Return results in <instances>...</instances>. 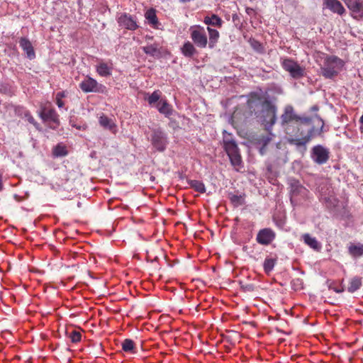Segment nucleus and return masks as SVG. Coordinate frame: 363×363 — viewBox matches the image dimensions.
Masks as SVG:
<instances>
[{"instance_id":"f257e3e1","label":"nucleus","mask_w":363,"mask_h":363,"mask_svg":"<svg viewBox=\"0 0 363 363\" xmlns=\"http://www.w3.org/2000/svg\"><path fill=\"white\" fill-rule=\"evenodd\" d=\"M281 124L284 127L287 133H290V127L296 125L298 131L300 130L299 126L302 124L309 123L311 118L308 117H301L296 114L294 108L291 106H286L284 108V113L281 116Z\"/></svg>"},{"instance_id":"f03ea898","label":"nucleus","mask_w":363,"mask_h":363,"mask_svg":"<svg viewBox=\"0 0 363 363\" xmlns=\"http://www.w3.org/2000/svg\"><path fill=\"white\" fill-rule=\"evenodd\" d=\"M223 147L230 158L232 165L235 167H240L242 164V157L239 148L233 135L226 131L223 132Z\"/></svg>"},{"instance_id":"7ed1b4c3","label":"nucleus","mask_w":363,"mask_h":363,"mask_svg":"<svg viewBox=\"0 0 363 363\" xmlns=\"http://www.w3.org/2000/svg\"><path fill=\"white\" fill-rule=\"evenodd\" d=\"M344 66V62L336 56H328L320 70L322 75L326 79L336 77Z\"/></svg>"},{"instance_id":"20e7f679","label":"nucleus","mask_w":363,"mask_h":363,"mask_svg":"<svg viewBox=\"0 0 363 363\" xmlns=\"http://www.w3.org/2000/svg\"><path fill=\"white\" fill-rule=\"evenodd\" d=\"M190 38L194 44L199 48H205L208 45V37L204 27L194 25L189 28Z\"/></svg>"},{"instance_id":"39448f33","label":"nucleus","mask_w":363,"mask_h":363,"mask_svg":"<svg viewBox=\"0 0 363 363\" xmlns=\"http://www.w3.org/2000/svg\"><path fill=\"white\" fill-rule=\"evenodd\" d=\"M79 87L84 93L106 94L107 92L106 86L99 83L95 79L88 75L81 81Z\"/></svg>"},{"instance_id":"423d86ee","label":"nucleus","mask_w":363,"mask_h":363,"mask_svg":"<svg viewBox=\"0 0 363 363\" xmlns=\"http://www.w3.org/2000/svg\"><path fill=\"white\" fill-rule=\"evenodd\" d=\"M151 143L159 152H164L168 144L167 134L160 128L154 129L151 134Z\"/></svg>"},{"instance_id":"0eeeda50","label":"nucleus","mask_w":363,"mask_h":363,"mask_svg":"<svg viewBox=\"0 0 363 363\" xmlns=\"http://www.w3.org/2000/svg\"><path fill=\"white\" fill-rule=\"evenodd\" d=\"M281 65L284 69L289 72L290 75L294 79H299L304 76V67L300 66L299 64L291 59H284Z\"/></svg>"},{"instance_id":"6e6552de","label":"nucleus","mask_w":363,"mask_h":363,"mask_svg":"<svg viewBox=\"0 0 363 363\" xmlns=\"http://www.w3.org/2000/svg\"><path fill=\"white\" fill-rule=\"evenodd\" d=\"M259 99V103L261 104L262 111L263 113L264 117H265V121L267 123H270L271 125H274L277 120L276 113L277 108L276 106L269 101L267 99L261 100Z\"/></svg>"},{"instance_id":"1a4fd4ad","label":"nucleus","mask_w":363,"mask_h":363,"mask_svg":"<svg viewBox=\"0 0 363 363\" xmlns=\"http://www.w3.org/2000/svg\"><path fill=\"white\" fill-rule=\"evenodd\" d=\"M117 22L121 28L129 30H135L139 27L136 17L127 13H123L118 16Z\"/></svg>"},{"instance_id":"9d476101","label":"nucleus","mask_w":363,"mask_h":363,"mask_svg":"<svg viewBox=\"0 0 363 363\" xmlns=\"http://www.w3.org/2000/svg\"><path fill=\"white\" fill-rule=\"evenodd\" d=\"M330 157L329 150L323 145L314 146L311 150V158L317 164H323L327 162Z\"/></svg>"},{"instance_id":"9b49d317","label":"nucleus","mask_w":363,"mask_h":363,"mask_svg":"<svg viewBox=\"0 0 363 363\" xmlns=\"http://www.w3.org/2000/svg\"><path fill=\"white\" fill-rule=\"evenodd\" d=\"M276 233L270 228L259 230L256 236V241L262 245H270L276 238Z\"/></svg>"},{"instance_id":"f8f14e48","label":"nucleus","mask_w":363,"mask_h":363,"mask_svg":"<svg viewBox=\"0 0 363 363\" xmlns=\"http://www.w3.org/2000/svg\"><path fill=\"white\" fill-rule=\"evenodd\" d=\"M40 117L44 121H51L55 125H50V128L55 129L60 125L59 115L54 108H44L40 113Z\"/></svg>"},{"instance_id":"ddd939ff","label":"nucleus","mask_w":363,"mask_h":363,"mask_svg":"<svg viewBox=\"0 0 363 363\" xmlns=\"http://www.w3.org/2000/svg\"><path fill=\"white\" fill-rule=\"evenodd\" d=\"M323 9H329L340 16L343 15L346 11L342 3L338 0H323Z\"/></svg>"},{"instance_id":"4468645a","label":"nucleus","mask_w":363,"mask_h":363,"mask_svg":"<svg viewBox=\"0 0 363 363\" xmlns=\"http://www.w3.org/2000/svg\"><path fill=\"white\" fill-rule=\"evenodd\" d=\"M291 200L293 201H298L299 198L298 196H301V198H305L307 195L308 190L303 187L302 185L299 184L298 182H295L291 184Z\"/></svg>"},{"instance_id":"2eb2a0df","label":"nucleus","mask_w":363,"mask_h":363,"mask_svg":"<svg viewBox=\"0 0 363 363\" xmlns=\"http://www.w3.org/2000/svg\"><path fill=\"white\" fill-rule=\"evenodd\" d=\"M315 136L314 128H311L305 136L301 138H291L289 140L290 144L295 145L296 146H304Z\"/></svg>"},{"instance_id":"dca6fc26","label":"nucleus","mask_w":363,"mask_h":363,"mask_svg":"<svg viewBox=\"0 0 363 363\" xmlns=\"http://www.w3.org/2000/svg\"><path fill=\"white\" fill-rule=\"evenodd\" d=\"M21 48L26 53L28 58L33 60L35 57V53L30 41L27 38H21L19 40Z\"/></svg>"},{"instance_id":"f3484780","label":"nucleus","mask_w":363,"mask_h":363,"mask_svg":"<svg viewBox=\"0 0 363 363\" xmlns=\"http://www.w3.org/2000/svg\"><path fill=\"white\" fill-rule=\"evenodd\" d=\"M99 123L104 128L110 130L112 133L116 134L117 132V125L111 118H109L104 114H102L99 119Z\"/></svg>"},{"instance_id":"a211bd4d","label":"nucleus","mask_w":363,"mask_h":363,"mask_svg":"<svg viewBox=\"0 0 363 363\" xmlns=\"http://www.w3.org/2000/svg\"><path fill=\"white\" fill-rule=\"evenodd\" d=\"M155 106L158 111L166 117H169L173 113L172 106L165 99H161L156 104Z\"/></svg>"},{"instance_id":"6ab92c4d","label":"nucleus","mask_w":363,"mask_h":363,"mask_svg":"<svg viewBox=\"0 0 363 363\" xmlns=\"http://www.w3.org/2000/svg\"><path fill=\"white\" fill-rule=\"evenodd\" d=\"M195 46L196 45L194 44V43L186 41L181 48V52L185 57H192L197 53V50Z\"/></svg>"},{"instance_id":"aec40b11","label":"nucleus","mask_w":363,"mask_h":363,"mask_svg":"<svg viewBox=\"0 0 363 363\" xmlns=\"http://www.w3.org/2000/svg\"><path fill=\"white\" fill-rule=\"evenodd\" d=\"M303 240L311 248L319 251L321 249V245L315 237L311 236L308 233L302 235Z\"/></svg>"},{"instance_id":"412c9836","label":"nucleus","mask_w":363,"mask_h":363,"mask_svg":"<svg viewBox=\"0 0 363 363\" xmlns=\"http://www.w3.org/2000/svg\"><path fill=\"white\" fill-rule=\"evenodd\" d=\"M96 70L101 77H106L111 74L112 67L111 65L101 61L96 66Z\"/></svg>"},{"instance_id":"4be33fe9","label":"nucleus","mask_w":363,"mask_h":363,"mask_svg":"<svg viewBox=\"0 0 363 363\" xmlns=\"http://www.w3.org/2000/svg\"><path fill=\"white\" fill-rule=\"evenodd\" d=\"M145 16V18L147 20L148 23L153 28H158L160 23L158 21V18L156 15V11L154 9H148L146 11Z\"/></svg>"},{"instance_id":"5701e85b","label":"nucleus","mask_w":363,"mask_h":363,"mask_svg":"<svg viewBox=\"0 0 363 363\" xmlns=\"http://www.w3.org/2000/svg\"><path fill=\"white\" fill-rule=\"evenodd\" d=\"M207 30L208 32L209 35V40H208V46L209 48L212 49L213 48L216 43L218 41L220 34L219 32L213 28H211L210 27L207 28Z\"/></svg>"},{"instance_id":"b1692460","label":"nucleus","mask_w":363,"mask_h":363,"mask_svg":"<svg viewBox=\"0 0 363 363\" xmlns=\"http://www.w3.org/2000/svg\"><path fill=\"white\" fill-rule=\"evenodd\" d=\"M203 23L208 26L220 28L223 21L218 16L212 14L211 16H206L203 19Z\"/></svg>"},{"instance_id":"393cba45","label":"nucleus","mask_w":363,"mask_h":363,"mask_svg":"<svg viewBox=\"0 0 363 363\" xmlns=\"http://www.w3.org/2000/svg\"><path fill=\"white\" fill-rule=\"evenodd\" d=\"M143 52L152 57L159 56L161 53L159 45L154 43L143 47Z\"/></svg>"},{"instance_id":"a878e982","label":"nucleus","mask_w":363,"mask_h":363,"mask_svg":"<svg viewBox=\"0 0 363 363\" xmlns=\"http://www.w3.org/2000/svg\"><path fill=\"white\" fill-rule=\"evenodd\" d=\"M272 140V137L270 135H267L264 136H261L258 140L257 144L259 145V153L263 155L266 153V146L269 144V143Z\"/></svg>"},{"instance_id":"bb28decb","label":"nucleus","mask_w":363,"mask_h":363,"mask_svg":"<svg viewBox=\"0 0 363 363\" xmlns=\"http://www.w3.org/2000/svg\"><path fill=\"white\" fill-rule=\"evenodd\" d=\"M362 286V278L354 277L352 278L349 282L347 291L350 293H354L357 291Z\"/></svg>"},{"instance_id":"cd10ccee","label":"nucleus","mask_w":363,"mask_h":363,"mask_svg":"<svg viewBox=\"0 0 363 363\" xmlns=\"http://www.w3.org/2000/svg\"><path fill=\"white\" fill-rule=\"evenodd\" d=\"M349 253L354 257H362L363 255V245H350L349 248Z\"/></svg>"},{"instance_id":"c85d7f7f","label":"nucleus","mask_w":363,"mask_h":363,"mask_svg":"<svg viewBox=\"0 0 363 363\" xmlns=\"http://www.w3.org/2000/svg\"><path fill=\"white\" fill-rule=\"evenodd\" d=\"M277 257L272 258L267 257L265 258L263 264V267L265 273L269 274L274 269L277 263Z\"/></svg>"},{"instance_id":"c756f323","label":"nucleus","mask_w":363,"mask_h":363,"mask_svg":"<svg viewBox=\"0 0 363 363\" xmlns=\"http://www.w3.org/2000/svg\"><path fill=\"white\" fill-rule=\"evenodd\" d=\"M122 349L125 352H136L135 344L130 339H125L123 340V342H122Z\"/></svg>"},{"instance_id":"7c9ffc66","label":"nucleus","mask_w":363,"mask_h":363,"mask_svg":"<svg viewBox=\"0 0 363 363\" xmlns=\"http://www.w3.org/2000/svg\"><path fill=\"white\" fill-rule=\"evenodd\" d=\"M68 152L65 145L62 143L57 144L53 147L52 155L55 157H64L67 155Z\"/></svg>"},{"instance_id":"2f4dec72","label":"nucleus","mask_w":363,"mask_h":363,"mask_svg":"<svg viewBox=\"0 0 363 363\" xmlns=\"http://www.w3.org/2000/svg\"><path fill=\"white\" fill-rule=\"evenodd\" d=\"M229 199L235 206H242L245 203V198L242 195L230 194Z\"/></svg>"},{"instance_id":"473e14b6","label":"nucleus","mask_w":363,"mask_h":363,"mask_svg":"<svg viewBox=\"0 0 363 363\" xmlns=\"http://www.w3.org/2000/svg\"><path fill=\"white\" fill-rule=\"evenodd\" d=\"M160 97L161 92L159 90H156L152 94L146 97L145 99L147 101L150 105H153L160 101Z\"/></svg>"},{"instance_id":"72a5a7b5","label":"nucleus","mask_w":363,"mask_h":363,"mask_svg":"<svg viewBox=\"0 0 363 363\" xmlns=\"http://www.w3.org/2000/svg\"><path fill=\"white\" fill-rule=\"evenodd\" d=\"M189 184L191 188L201 194H203L206 191L205 186L201 181L191 180L189 182Z\"/></svg>"},{"instance_id":"f704fd0d","label":"nucleus","mask_w":363,"mask_h":363,"mask_svg":"<svg viewBox=\"0 0 363 363\" xmlns=\"http://www.w3.org/2000/svg\"><path fill=\"white\" fill-rule=\"evenodd\" d=\"M67 335L73 343H77L81 341L82 334L78 330H73L70 333L67 332Z\"/></svg>"},{"instance_id":"c9c22d12","label":"nucleus","mask_w":363,"mask_h":363,"mask_svg":"<svg viewBox=\"0 0 363 363\" xmlns=\"http://www.w3.org/2000/svg\"><path fill=\"white\" fill-rule=\"evenodd\" d=\"M66 96L65 91H60L56 94L55 96V102L58 108H62L65 106V103L62 101V99Z\"/></svg>"},{"instance_id":"e433bc0d","label":"nucleus","mask_w":363,"mask_h":363,"mask_svg":"<svg viewBox=\"0 0 363 363\" xmlns=\"http://www.w3.org/2000/svg\"><path fill=\"white\" fill-rule=\"evenodd\" d=\"M24 117L30 123L33 124L37 129H39V123L36 122L35 118L28 111H24Z\"/></svg>"},{"instance_id":"4c0bfd02","label":"nucleus","mask_w":363,"mask_h":363,"mask_svg":"<svg viewBox=\"0 0 363 363\" xmlns=\"http://www.w3.org/2000/svg\"><path fill=\"white\" fill-rule=\"evenodd\" d=\"M318 119L320 120V122L321 123V126H320V128L318 131V135H321V133L323 132V128H324V122L323 121L318 117Z\"/></svg>"},{"instance_id":"58836bf2","label":"nucleus","mask_w":363,"mask_h":363,"mask_svg":"<svg viewBox=\"0 0 363 363\" xmlns=\"http://www.w3.org/2000/svg\"><path fill=\"white\" fill-rule=\"evenodd\" d=\"M3 189V184H2V174L0 173V191Z\"/></svg>"},{"instance_id":"ea45409f","label":"nucleus","mask_w":363,"mask_h":363,"mask_svg":"<svg viewBox=\"0 0 363 363\" xmlns=\"http://www.w3.org/2000/svg\"><path fill=\"white\" fill-rule=\"evenodd\" d=\"M311 110L313 111H316L318 110V106H313L311 107Z\"/></svg>"},{"instance_id":"a19ab883","label":"nucleus","mask_w":363,"mask_h":363,"mask_svg":"<svg viewBox=\"0 0 363 363\" xmlns=\"http://www.w3.org/2000/svg\"><path fill=\"white\" fill-rule=\"evenodd\" d=\"M335 291L337 292V293H341L344 291V289L342 288L341 289H335Z\"/></svg>"},{"instance_id":"79ce46f5","label":"nucleus","mask_w":363,"mask_h":363,"mask_svg":"<svg viewBox=\"0 0 363 363\" xmlns=\"http://www.w3.org/2000/svg\"><path fill=\"white\" fill-rule=\"evenodd\" d=\"M191 0H179L180 2L182 3H187V2H190Z\"/></svg>"}]
</instances>
